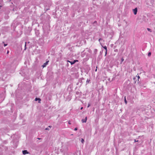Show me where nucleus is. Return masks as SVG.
<instances>
[{
	"instance_id": "1",
	"label": "nucleus",
	"mask_w": 155,
	"mask_h": 155,
	"mask_svg": "<svg viewBox=\"0 0 155 155\" xmlns=\"http://www.w3.org/2000/svg\"><path fill=\"white\" fill-rule=\"evenodd\" d=\"M78 60H74L73 61H70L69 60H68L67 61V62H69L71 63V65H73V64H75L76 62H78Z\"/></svg>"
},
{
	"instance_id": "2",
	"label": "nucleus",
	"mask_w": 155,
	"mask_h": 155,
	"mask_svg": "<svg viewBox=\"0 0 155 155\" xmlns=\"http://www.w3.org/2000/svg\"><path fill=\"white\" fill-rule=\"evenodd\" d=\"M133 11L135 15H136L137 14V8H135L134 9H133Z\"/></svg>"
},
{
	"instance_id": "3",
	"label": "nucleus",
	"mask_w": 155,
	"mask_h": 155,
	"mask_svg": "<svg viewBox=\"0 0 155 155\" xmlns=\"http://www.w3.org/2000/svg\"><path fill=\"white\" fill-rule=\"evenodd\" d=\"M87 117H85L84 119H82V120H81L82 122L83 123H86L87 121Z\"/></svg>"
},
{
	"instance_id": "4",
	"label": "nucleus",
	"mask_w": 155,
	"mask_h": 155,
	"mask_svg": "<svg viewBox=\"0 0 155 155\" xmlns=\"http://www.w3.org/2000/svg\"><path fill=\"white\" fill-rule=\"evenodd\" d=\"M84 79L83 78H80L79 79L78 82H79L81 83V84H82L83 83L82 80H84Z\"/></svg>"
},
{
	"instance_id": "5",
	"label": "nucleus",
	"mask_w": 155,
	"mask_h": 155,
	"mask_svg": "<svg viewBox=\"0 0 155 155\" xmlns=\"http://www.w3.org/2000/svg\"><path fill=\"white\" fill-rule=\"evenodd\" d=\"M22 153L23 154H26L29 153V152L27 151V150H24L22 151Z\"/></svg>"
},
{
	"instance_id": "6",
	"label": "nucleus",
	"mask_w": 155,
	"mask_h": 155,
	"mask_svg": "<svg viewBox=\"0 0 155 155\" xmlns=\"http://www.w3.org/2000/svg\"><path fill=\"white\" fill-rule=\"evenodd\" d=\"M49 61H46V62L45 63L43 64L42 65V67L43 68L45 67L46 65L48 64V62Z\"/></svg>"
},
{
	"instance_id": "7",
	"label": "nucleus",
	"mask_w": 155,
	"mask_h": 155,
	"mask_svg": "<svg viewBox=\"0 0 155 155\" xmlns=\"http://www.w3.org/2000/svg\"><path fill=\"white\" fill-rule=\"evenodd\" d=\"M35 101H37L38 100L39 101H38V103H40V101H41V99H40V98H36L35 99Z\"/></svg>"
},
{
	"instance_id": "8",
	"label": "nucleus",
	"mask_w": 155,
	"mask_h": 155,
	"mask_svg": "<svg viewBox=\"0 0 155 155\" xmlns=\"http://www.w3.org/2000/svg\"><path fill=\"white\" fill-rule=\"evenodd\" d=\"M97 49H95L94 51V53L95 54H96L97 52Z\"/></svg>"
},
{
	"instance_id": "9",
	"label": "nucleus",
	"mask_w": 155,
	"mask_h": 155,
	"mask_svg": "<svg viewBox=\"0 0 155 155\" xmlns=\"http://www.w3.org/2000/svg\"><path fill=\"white\" fill-rule=\"evenodd\" d=\"M35 34H36L37 36H38V35H39V31L38 30H36L35 31Z\"/></svg>"
},
{
	"instance_id": "10",
	"label": "nucleus",
	"mask_w": 155,
	"mask_h": 155,
	"mask_svg": "<svg viewBox=\"0 0 155 155\" xmlns=\"http://www.w3.org/2000/svg\"><path fill=\"white\" fill-rule=\"evenodd\" d=\"M63 147L65 148V151H66L68 150V147H66V146L64 147V146H62V148H63Z\"/></svg>"
},
{
	"instance_id": "11",
	"label": "nucleus",
	"mask_w": 155,
	"mask_h": 155,
	"mask_svg": "<svg viewBox=\"0 0 155 155\" xmlns=\"http://www.w3.org/2000/svg\"><path fill=\"white\" fill-rule=\"evenodd\" d=\"M151 4V5H153V4L154 3V0H150Z\"/></svg>"
},
{
	"instance_id": "12",
	"label": "nucleus",
	"mask_w": 155,
	"mask_h": 155,
	"mask_svg": "<svg viewBox=\"0 0 155 155\" xmlns=\"http://www.w3.org/2000/svg\"><path fill=\"white\" fill-rule=\"evenodd\" d=\"M86 49L87 50V51H88L89 53H91V50L87 48H86Z\"/></svg>"
},
{
	"instance_id": "13",
	"label": "nucleus",
	"mask_w": 155,
	"mask_h": 155,
	"mask_svg": "<svg viewBox=\"0 0 155 155\" xmlns=\"http://www.w3.org/2000/svg\"><path fill=\"white\" fill-rule=\"evenodd\" d=\"M147 30L148 31H150V32H152L151 30V29H150V28H147Z\"/></svg>"
},
{
	"instance_id": "14",
	"label": "nucleus",
	"mask_w": 155,
	"mask_h": 155,
	"mask_svg": "<svg viewBox=\"0 0 155 155\" xmlns=\"http://www.w3.org/2000/svg\"><path fill=\"white\" fill-rule=\"evenodd\" d=\"M103 47L104 48V49L106 50V51H107V47L106 46H104V47Z\"/></svg>"
},
{
	"instance_id": "15",
	"label": "nucleus",
	"mask_w": 155,
	"mask_h": 155,
	"mask_svg": "<svg viewBox=\"0 0 155 155\" xmlns=\"http://www.w3.org/2000/svg\"><path fill=\"white\" fill-rule=\"evenodd\" d=\"M124 102H125V103L127 104V101L126 100V97H125V98H124Z\"/></svg>"
},
{
	"instance_id": "16",
	"label": "nucleus",
	"mask_w": 155,
	"mask_h": 155,
	"mask_svg": "<svg viewBox=\"0 0 155 155\" xmlns=\"http://www.w3.org/2000/svg\"><path fill=\"white\" fill-rule=\"evenodd\" d=\"M90 81V80H89L88 79H87L86 81L87 84L89 83Z\"/></svg>"
},
{
	"instance_id": "17",
	"label": "nucleus",
	"mask_w": 155,
	"mask_h": 155,
	"mask_svg": "<svg viewBox=\"0 0 155 155\" xmlns=\"http://www.w3.org/2000/svg\"><path fill=\"white\" fill-rule=\"evenodd\" d=\"M151 55V53L150 52H149L148 54V56H150Z\"/></svg>"
},
{
	"instance_id": "18",
	"label": "nucleus",
	"mask_w": 155,
	"mask_h": 155,
	"mask_svg": "<svg viewBox=\"0 0 155 155\" xmlns=\"http://www.w3.org/2000/svg\"><path fill=\"white\" fill-rule=\"evenodd\" d=\"M81 142L82 143H83L84 142V140L83 139H81Z\"/></svg>"
},
{
	"instance_id": "19",
	"label": "nucleus",
	"mask_w": 155,
	"mask_h": 155,
	"mask_svg": "<svg viewBox=\"0 0 155 155\" xmlns=\"http://www.w3.org/2000/svg\"><path fill=\"white\" fill-rule=\"evenodd\" d=\"M80 93L79 92H78V91H77L76 92V94H77V95H78Z\"/></svg>"
},
{
	"instance_id": "20",
	"label": "nucleus",
	"mask_w": 155,
	"mask_h": 155,
	"mask_svg": "<svg viewBox=\"0 0 155 155\" xmlns=\"http://www.w3.org/2000/svg\"><path fill=\"white\" fill-rule=\"evenodd\" d=\"M26 42H25V50L26 49Z\"/></svg>"
},
{
	"instance_id": "21",
	"label": "nucleus",
	"mask_w": 155,
	"mask_h": 155,
	"mask_svg": "<svg viewBox=\"0 0 155 155\" xmlns=\"http://www.w3.org/2000/svg\"><path fill=\"white\" fill-rule=\"evenodd\" d=\"M138 141V140H136V139H134V142H137Z\"/></svg>"
},
{
	"instance_id": "22",
	"label": "nucleus",
	"mask_w": 155,
	"mask_h": 155,
	"mask_svg": "<svg viewBox=\"0 0 155 155\" xmlns=\"http://www.w3.org/2000/svg\"><path fill=\"white\" fill-rule=\"evenodd\" d=\"M103 40V39H102V38H99V39L98 41H99V42H100V41H101V40Z\"/></svg>"
},
{
	"instance_id": "23",
	"label": "nucleus",
	"mask_w": 155,
	"mask_h": 155,
	"mask_svg": "<svg viewBox=\"0 0 155 155\" xmlns=\"http://www.w3.org/2000/svg\"><path fill=\"white\" fill-rule=\"evenodd\" d=\"M90 106V104H88L87 107H89Z\"/></svg>"
},
{
	"instance_id": "24",
	"label": "nucleus",
	"mask_w": 155,
	"mask_h": 155,
	"mask_svg": "<svg viewBox=\"0 0 155 155\" xmlns=\"http://www.w3.org/2000/svg\"><path fill=\"white\" fill-rule=\"evenodd\" d=\"M78 130V128H77V127L75 128H74V130H75V131H76V130Z\"/></svg>"
},
{
	"instance_id": "25",
	"label": "nucleus",
	"mask_w": 155,
	"mask_h": 155,
	"mask_svg": "<svg viewBox=\"0 0 155 155\" xmlns=\"http://www.w3.org/2000/svg\"><path fill=\"white\" fill-rule=\"evenodd\" d=\"M107 51H106V52H105V56L106 55V54H107Z\"/></svg>"
},
{
	"instance_id": "26",
	"label": "nucleus",
	"mask_w": 155,
	"mask_h": 155,
	"mask_svg": "<svg viewBox=\"0 0 155 155\" xmlns=\"http://www.w3.org/2000/svg\"><path fill=\"white\" fill-rule=\"evenodd\" d=\"M68 123L69 124H71V123L70 121H68Z\"/></svg>"
},
{
	"instance_id": "27",
	"label": "nucleus",
	"mask_w": 155,
	"mask_h": 155,
	"mask_svg": "<svg viewBox=\"0 0 155 155\" xmlns=\"http://www.w3.org/2000/svg\"><path fill=\"white\" fill-rule=\"evenodd\" d=\"M7 45H8V44H4V47H5V46H7Z\"/></svg>"
},
{
	"instance_id": "28",
	"label": "nucleus",
	"mask_w": 155,
	"mask_h": 155,
	"mask_svg": "<svg viewBox=\"0 0 155 155\" xmlns=\"http://www.w3.org/2000/svg\"><path fill=\"white\" fill-rule=\"evenodd\" d=\"M45 130H49V128H46L45 129Z\"/></svg>"
},
{
	"instance_id": "29",
	"label": "nucleus",
	"mask_w": 155,
	"mask_h": 155,
	"mask_svg": "<svg viewBox=\"0 0 155 155\" xmlns=\"http://www.w3.org/2000/svg\"><path fill=\"white\" fill-rule=\"evenodd\" d=\"M52 127L51 126H48V127L51 128Z\"/></svg>"
},
{
	"instance_id": "30",
	"label": "nucleus",
	"mask_w": 155,
	"mask_h": 155,
	"mask_svg": "<svg viewBox=\"0 0 155 155\" xmlns=\"http://www.w3.org/2000/svg\"><path fill=\"white\" fill-rule=\"evenodd\" d=\"M140 78V76H138V79Z\"/></svg>"
},
{
	"instance_id": "31",
	"label": "nucleus",
	"mask_w": 155,
	"mask_h": 155,
	"mask_svg": "<svg viewBox=\"0 0 155 155\" xmlns=\"http://www.w3.org/2000/svg\"><path fill=\"white\" fill-rule=\"evenodd\" d=\"M9 51H7V54H8L9 53Z\"/></svg>"
},
{
	"instance_id": "32",
	"label": "nucleus",
	"mask_w": 155,
	"mask_h": 155,
	"mask_svg": "<svg viewBox=\"0 0 155 155\" xmlns=\"http://www.w3.org/2000/svg\"><path fill=\"white\" fill-rule=\"evenodd\" d=\"M83 107H81V109H81V110H82V109H83Z\"/></svg>"
},
{
	"instance_id": "33",
	"label": "nucleus",
	"mask_w": 155,
	"mask_h": 155,
	"mask_svg": "<svg viewBox=\"0 0 155 155\" xmlns=\"http://www.w3.org/2000/svg\"><path fill=\"white\" fill-rule=\"evenodd\" d=\"M84 50L83 51V52H81V53L82 54V53H84Z\"/></svg>"
},
{
	"instance_id": "34",
	"label": "nucleus",
	"mask_w": 155,
	"mask_h": 155,
	"mask_svg": "<svg viewBox=\"0 0 155 155\" xmlns=\"http://www.w3.org/2000/svg\"><path fill=\"white\" fill-rule=\"evenodd\" d=\"M2 7V5H0V9H1V8Z\"/></svg>"
},
{
	"instance_id": "35",
	"label": "nucleus",
	"mask_w": 155,
	"mask_h": 155,
	"mask_svg": "<svg viewBox=\"0 0 155 155\" xmlns=\"http://www.w3.org/2000/svg\"><path fill=\"white\" fill-rule=\"evenodd\" d=\"M124 59H123V58H122V61H124Z\"/></svg>"
},
{
	"instance_id": "36",
	"label": "nucleus",
	"mask_w": 155,
	"mask_h": 155,
	"mask_svg": "<svg viewBox=\"0 0 155 155\" xmlns=\"http://www.w3.org/2000/svg\"><path fill=\"white\" fill-rule=\"evenodd\" d=\"M60 150H61L62 152H63V150H62V149H61Z\"/></svg>"
},
{
	"instance_id": "37",
	"label": "nucleus",
	"mask_w": 155,
	"mask_h": 155,
	"mask_svg": "<svg viewBox=\"0 0 155 155\" xmlns=\"http://www.w3.org/2000/svg\"><path fill=\"white\" fill-rule=\"evenodd\" d=\"M97 69H96V70H95V71H97Z\"/></svg>"
},
{
	"instance_id": "38",
	"label": "nucleus",
	"mask_w": 155,
	"mask_h": 155,
	"mask_svg": "<svg viewBox=\"0 0 155 155\" xmlns=\"http://www.w3.org/2000/svg\"><path fill=\"white\" fill-rule=\"evenodd\" d=\"M38 139H40V138H38Z\"/></svg>"
}]
</instances>
